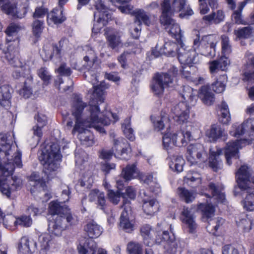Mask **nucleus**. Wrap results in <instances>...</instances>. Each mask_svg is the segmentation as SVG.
<instances>
[{
    "mask_svg": "<svg viewBox=\"0 0 254 254\" xmlns=\"http://www.w3.org/2000/svg\"><path fill=\"white\" fill-rule=\"evenodd\" d=\"M88 198L90 201H96L98 207L102 210H104L106 205V200L105 195L103 192L98 190H91Z\"/></svg>",
    "mask_w": 254,
    "mask_h": 254,
    "instance_id": "nucleus-33",
    "label": "nucleus"
},
{
    "mask_svg": "<svg viewBox=\"0 0 254 254\" xmlns=\"http://www.w3.org/2000/svg\"><path fill=\"white\" fill-rule=\"evenodd\" d=\"M180 46V44H177L171 41L166 42L164 44L163 53L167 56L175 57L178 53Z\"/></svg>",
    "mask_w": 254,
    "mask_h": 254,
    "instance_id": "nucleus-45",
    "label": "nucleus"
},
{
    "mask_svg": "<svg viewBox=\"0 0 254 254\" xmlns=\"http://www.w3.org/2000/svg\"><path fill=\"white\" fill-rule=\"evenodd\" d=\"M193 45L195 46L194 49L196 47L198 48V52L201 55L209 57H213L215 56V49L206 45H203L202 42L200 41L199 37L194 40Z\"/></svg>",
    "mask_w": 254,
    "mask_h": 254,
    "instance_id": "nucleus-34",
    "label": "nucleus"
},
{
    "mask_svg": "<svg viewBox=\"0 0 254 254\" xmlns=\"http://www.w3.org/2000/svg\"><path fill=\"white\" fill-rule=\"evenodd\" d=\"M31 26L33 34L36 37H39L44 28V22L43 20L35 19L32 22Z\"/></svg>",
    "mask_w": 254,
    "mask_h": 254,
    "instance_id": "nucleus-60",
    "label": "nucleus"
},
{
    "mask_svg": "<svg viewBox=\"0 0 254 254\" xmlns=\"http://www.w3.org/2000/svg\"><path fill=\"white\" fill-rule=\"evenodd\" d=\"M219 37L215 34H210L203 36L200 41L203 45H206L215 49L219 42Z\"/></svg>",
    "mask_w": 254,
    "mask_h": 254,
    "instance_id": "nucleus-56",
    "label": "nucleus"
},
{
    "mask_svg": "<svg viewBox=\"0 0 254 254\" xmlns=\"http://www.w3.org/2000/svg\"><path fill=\"white\" fill-rule=\"evenodd\" d=\"M1 10L13 18H22L27 13L25 5L18 7L14 2L10 0L3 5H1Z\"/></svg>",
    "mask_w": 254,
    "mask_h": 254,
    "instance_id": "nucleus-16",
    "label": "nucleus"
},
{
    "mask_svg": "<svg viewBox=\"0 0 254 254\" xmlns=\"http://www.w3.org/2000/svg\"><path fill=\"white\" fill-rule=\"evenodd\" d=\"M222 155V150L221 148H216V150L210 149L209 164V166L215 172L222 168L223 163L220 158V156Z\"/></svg>",
    "mask_w": 254,
    "mask_h": 254,
    "instance_id": "nucleus-22",
    "label": "nucleus"
},
{
    "mask_svg": "<svg viewBox=\"0 0 254 254\" xmlns=\"http://www.w3.org/2000/svg\"><path fill=\"white\" fill-rule=\"evenodd\" d=\"M164 12L160 18L161 23L165 26V28L167 31L172 36L179 35L181 29L179 25L171 18V15H166Z\"/></svg>",
    "mask_w": 254,
    "mask_h": 254,
    "instance_id": "nucleus-21",
    "label": "nucleus"
},
{
    "mask_svg": "<svg viewBox=\"0 0 254 254\" xmlns=\"http://www.w3.org/2000/svg\"><path fill=\"white\" fill-rule=\"evenodd\" d=\"M247 3L248 0H245L243 2H241L239 4L238 9L234 11L232 15V20L235 22V23L238 24H246V22L242 18L241 13L244 7L245 6Z\"/></svg>",
    "mask_w": 254,
    "mask_h": 254,
    "instance_id": "nucleus-52",
    "label": "nucleus"
},
{
    "mask_svg": "<svg viewBox=\"0 0 254 254\" xmlns=\"http://www.w3.org/2000/svg\"><path fill=\"white\" fill-rule=\"evenodd\" d=\"M35 120L37 121V124L33 127V134L38 138V141L42 136V128L47 124V117L42 114L38 113L35 116Z\"/></svg>",
    "mask_w": 254,
    "mask_h": 254,
    "instance_id": "nucleus-32",
    "label": "nucleus"
},
{
    "mask_svg": "<svg viewBox=\"0 0 254 254\" xmlns=\"http://www.w3.org/2000/svg\"><path fill=\"white\" fill-rule=\"evenodd\" d=\"M96 8L97 11L94 12V20L97 18V22L99 26L96 28V24H94L92 30L95 33H98L102 27L107 24L108 20L111 18V15L108 12L107 7L101 2L96 3Z\"/></svg>",
    "mask_w": 254,
    "mask_h": 254,
    "instance_id": "nucleus-13",
    "label": "nucleus"
},
{
    "mask_svg": "<svg viewBox=\"0 0 254 254\" xmlns=\"http://www.w3.org/2000/svg\"><path fill=\"white\" fill-rule=\"evenodd\" d=\"M48 19L51 20L55 24H61L64 21L66 17L64 14L63 10L55 8L53 10L48 14Z\"/></svg>",
    "mask_w": 254,
    "mask_h": 254,
    "instance_id": "nucleus-49",
    "label": "nucleus"
},
{
    "mask_svg": "<svg viewBox=\"0 0 254 254\" xmlns=\"http://www.w3.org/2000/svg\"><path fill=\"white\" fill-rule=\"evenodd\" d=\"M108 46L112 49H118L123 47L121 35L119 32L111 34L107 37Z\"/></svg>",
    "mask_w": 254,
    "mask_h": 254,
    "instance_id": "nucleus-43",
    "label": "nucleus"
},
{
    "mask_svg": "<svg viewBox=\"0 0 254 254\" xmlns=\"http://www.w3.org/2000/svg\"><path fill=\"white\" fill-rule=\"evenodd\" d=\"M97 244L92 239H87L83 244H80L77 249L80 254H95Z\"/></svg>",
    "mask_w": 254,
    "mask_h": 254,
    "instance_id": "nucleus-36",
    "label": "nucleus"
},
{
    "mask_svg": "<svg viewBox=\"0 0 254 254\" xmlns=\"http://www.w3.org/2000/svg\"><path fill=\"white\" fill-rule=\"evenodd\" d=\"M198 95L202 102L206 105L210 106L215 102L214 94L207 85L203 86L201 88Z\"/></svg>",
    "mask_w": 254,
    "mask_h": 254,
    "instance_id": "nucleus-30",
    "label": "nucleus"
},
{
    "mask_svg": "<svg viewBox=\"0 0 254 254\" xmlns=\"http://www.w3.org/2000/svg\"><path fill=\"white\" fill-rule=\"evenodd\" d=\"M39 158L43 165L44 173L49 177L52 172L58 169L62 158L58 143L52 142L47 144Z\"/></svg>",
    "mask_w": 254,
    "mask_h": 254,
    "instance_id": "nucleus-3",
    "label": "nucleus"
},
{
    "mask_svg": "<svg viewBox=\"0 0 254 254\" xmlns=\"http://www.w3.org/2000/svg\"><path fill=\"white\" fill-rule=\"evenodd\" d=\"M176 84V79L169 74L158 73L154 77L150 87L155 95H160L163 93L165 88L173 87Z\"/></svg>",
    "mask_w": 254,
    "mask_h": 254,
    "instance_id": "nucleus-6",
    "label": "nucleus"
},
{
    "mask_svg": "<svg viewBox=\"0 0 254 254\" xmlns=\"http://www.w3.org/2000/svg\"><path fill=\"white\" fill-rule=\"evenodd\" d=\"M205 135L208 138L210 142H215L219 138L223 137L225 140L227 136L224 130L220 125L217 124L212 125L210 127L206 130Z\"/></svg>",
    "mask_w": 254,
    "mask_h": 254,
    "instance_id": "nucleus-24",
    "label": "nucleus"
},
{
    "mask_svg": "<svg viewBox=\"0 0 254 254\" xmlns=\"http://www.w3.org/2000/svg\"><path fill=\"white\" fill-rule=\"evenodd\" d=\"M177 56L178 60L181 64H197L200 61L198 55L195 50L191 49L183 43H180Z\"/></svg>",
    "mask_w": 254,
    "mask_h": 254,
    "instance_id": "nucleus-11",
    "label": "nucleus"
},
{
    "mask_svg": "<svg viewBox=\"0 0 254 254\" xmlns=\"http://www.w3.org/2000/svg\"><path fill=\"white\" fill-rule=\"evenodd\" d=\"M85 231L90 238H98L102 234L103 228L94 221L88 223L84 228Z\"/></svg>",
    "mask_w": 254,
    "mask_h": 254,
    "instance_id": "nucleus-37",
    "label": "nucleus"
},
{
    "mask_svg": "<svg viewBox=\"0 0 254 254\" xmlns=\"http://www.w3.org/2000/svg\"><path fill=\"white\" fill-rule=\"evenodd\" d=\"M63 213L64 222L66 224L69 223L70 225H74L77 223L78 221L77 217L72 214L68 207L65 208V211Z\"/></svg>",
    "mask_w": 254,
    "mask_h": 254,
    "instance_id": "nucleus-61",
    "label": "nucleus"
},
{
    "mask_svg": "<svg viewBox=\"0 0 254 254\" xmlns=\"http://www.w3.org/2000/svg\"><path fill=\"white\" fill-rule=\"evenodd\" d=\"M84 50L86 52V55L83 58L85 62L84 65L89 69L92 67L97 62L98 59L97 54L94 50L88 46H85Z\"/></svg>",
    "mask_w": 254,
    "mask_h": 254,
    "instance_id": "nucleus-35",
    "label": "nucleus"
},
{
    "mask_svg": "<svg viewBox=\"0 0 254 254\" xmlns=\"http://www.w3.org/2000/svg\"><path fill=\"white\" fill-rule=\"evenodd\" d=\"M68 41L66 39H63L59 42V47L52 46L49 48L44 47L41 54L44 61L52 60L55 62L60 61L62 51H67Z\"/></svg>",
    "mask_w": 254,
    "mask_h": 254,
    "instance_id": "nucleus-9",
    "label": "nucleus"
},
{
    "mask_svg": "<svg viewBox=\"0 0 254 254\" xmlns=\"http://www.w3.org/2000/svg\"><path fill=\"white\" fill-rule=\"evenodd\" d=\"M29 185L32 187L30 189L31 193L36 191L45 192L46 188L45 182L37 173H33L29 178Z\"/></svg>",
    "mask_w": 254,
    "mask_h": 254,
    "instance_id": "nucleus-25",
    "label": "nucleus"
},
{
    "mask_svg": "<svg viewBox=\"0 0 254 254\" xmlns=\"http://www.w3.org/2000/svg\"><path fill=\"white\" fill-rule=\"evenodd\" d=\"M33 81V78L31 76L28 77L24 82L23 88L19 90V94L25 98H28L30 97L32 94L31 84Z\"/></svg>",
    "mask_w": 254,
    "mask_h": 254,
    "instance_id": "nucleus-55",
    "label": "nucleus"
},
{
    "mask_svg": "<svg viewBox=\"0 0 254 254\" xmlns=\"http://www.w3.org/2000/svg\"><path fill=\"white\" fill-rule=\"evenodd\" d=\"M249 130L247 120L242 124H239L238 123L234 124L229 130V133L231 135L235 137L244 135V137L242 139H244L249 138Z\"/></svg>",
    "mask_w": 254,
    "mask_h": 254,
    "instance_id": "nucleus-27",
    "label": "nucleus"
},
{
    "mask_svg": "<svg viewBox=\"0 0 254 254\" xmlns=\"http://www.w3.org/2000/svg\"><path fill=\"white\" fill-rule=\"evenodd\" d=\"M254 32L253 28L251 26L243 27L234 31V33L237 37L245 39L250 38Z\"/></svg>",
    "mask_w": 254,
    "mask_h": 254,
    "instance_id": "nucleus-62",
    "label": "nucleus"
},
{
    "mask_svg": "<svg viewBox=\"0 0 254 254\" xmlns=\"http://www.w3.org/2000/svg\"><path fill=\"white\" fill-rule=\"evenodd\" d=\"M187 159L191 164L203 161L206 153L203 146L200 143L192 144L187 148Z\"/></svg>",
    "mask_w": 254,
    "mask_h": 254,
    "instance_id": "nucleus-14",
    "label": "nucleus"
},
{
    "mask_svg": "<svg viewBox=\"0 0 254 254\" xmlns=\"http://www.w3.org/2000/svg\"><path fill=\"white\" fill-rule=\"evenodd\" d=\"M191 137V133L189 131H179L173 133L168 131L163 137L164 148L169 153L175 146L181 147L186 145Z\"/></svg>",
    "mask_w": 254,
    "mask_h": 254,
    "instance_id": "nucleus-5",
    "label": "nucleus"
},
{
    "mask_svg": "<svg viewBox=\"0 0 254 254\" xmlns=\"http://www.w3.org/2000/svg\"><path fill=\"white\" fill-rule=\"evenodd\" d=\"M195 68V67L192 66H183L182 70H181L182 75L187 80L191 81L193 82H196V84L202 83L204 81L203 78L201 77L197 78L193 74H191L190 73L191 71L192 70H194Z\"/></svg>",
    "mask_w": 254,
    "mask_h": 254,
    "instance_id": "nucleus-41",
    "label": "nucleus"
},
{
    "mask_svg": "<svg viewBox=\"0 0 254 254\" xmlns=\"http://www.w3.org/2000/svg\"><path fill=\"white\" fill-rule=\"evenodd\" d=\"M122 129L126 136L130 140L133 141L135 139L133 130L130 127V119L127 118L125 120L122 124Z\"/></svg>",
    "mask_w": 254,
    "mask_h": 254,
    "instance_id": "nucleus-57",
    "label": "nucleus"
},
{
    "mask_svg": "<svg viewBox=\"0 0 254 254\" xmlns=\"http://www.w3.org/2000/svg\"><path fill=\"white\" fill-rule=\"evenodd\" d=\"M170 159V161L169 163L170 168L174 171L182 172L185 164V160L183 157L179 155H174Z\"/></svg>",
    "mask_w": 254,
    "mask_h": 254,
    "instance_id": "nucleus-42",
    "label": "nucleus"
},
{
    "mask_svg": "<svg viewBox=\"0 0 254 254\" xmlns=\"http://www.w3.org/2000/svg\"><path fill=\"white\" fill-rule=\"evenodd\" d=\"M67 207L62 206L59 202L52 201L49 204V212L52 215L48 224L50 233L56 236H60L67 225L64 222L63 212Z\"/></svg>",
    "mask_w": 254,
    "mask_h": 254,
    "instance_id": "nucleus-4",
    "label": "nucleus"
},
{
    "mask_svg": "<svg viewBox=\"0 0 254 254\" xmlns=\"http://www.w3.org/2000/svg\"><path fill=\"white\" fill-rule=\"evenodd\" d=\"M19 41L15 40L14 43H8L7 51L5 52V58L11 65L18 67L21 63L18 59Z\"/></svg>",
    "mask_w": 254,
    "mask_h": 254,
    "instance_id": "nucleus-19",
    "label": "nucleus"
},
{
    "mask_svg": "<svg viewBox=\"0 0 254 254\" xmlns=\"http://www.w3.org/2000/svg\"><path fill=\"white\" fill-rule=\"evenodd\" d=\"M252 171L247 165H242L236 172L238 186L242 190H249L254 188V176Z\"/></svg>",
    "mask_w": 254,
    "mask_h": 254,
    "instance_id": "nucleus-8",
    "label": "nucleus"
},
{
    "mask_svg": "<svg viewBox=\"0 0 254 254\" xmlns=\"http://www.w3.org/2000/svg\"><path fill=\"white\" fill-rule=\"evenodd\" d=\"M10 94L6 85L0 86V105L8 107L10 105Z\"/></svg>",
    "mask_w": 254,
    "mask_h": 254,
    "instance_id": "nucleus-51",
    "label": "nucleus"
},
{
    "mask_svg": "<svg viewBox=\"0 0 254 254\" xmlns=\"http://www.w3.org/2000/svg\"><path fill=\"white\" fill-rule=\"evenodd\" d=\"M177 193L181 199L188 203L191 202L195 198L196 194L193 191L185 188H179Z\"/></svg>",
    "mask_w": 254,
    "mask_h": 254,
    "instance_id": "nucleus-48",
    "label": "nucleus"
},
{
    "mask_svg": "<svg viewBox=\"0 0 254 254\" xmlns=\"http://www.w3.org/2000/svg\"><path fill=\"white\" fill-rule=\"evenodd\" d=\"M6 135L0 133V191L9 197L12 191L20 188L21 180L11 177L15 167L21 168V153L7 143Z\"/></svg>",
    "mask_w": 254,
    "mask_h": 254,
    "instance_id": "nucleus-1",
    "label": "nucleus"
},
{
    "mask_svg": "<svg viewBox=\"0 0 254 254\" xmlns=\"http://www.w3.org/2000/svg\"><path fill=\"white\" fill-rule=\"evenodd\" d=\"M36 243L32 240H30L28 237L24 236L21 238L18 245L19 254H31L30 247H35Z\"/></svg>",
    "mask_w": 254,
    "mask_h": 254,
    "instance_id": "nucleus-38",
    "label": "nucleus"
},
{
    "mask_svg": "<svg viewBox=\"0 0 254 254\" xmlns=\"http://www.w3.org/2000/svg\"><path fill=\"white\" fill-rule=\"evenodd\" d=\"M186 3V0H173L171 4L170 0H164L161 4L162 14L165 12L166 15L171 16L175 12L182 10Z\"/></svg>",
    "mask_w": 254,
    "mask_h": 254,
    "instance_id": "nucleus-18",
    "label": "nucleus"
},
{
    "mask_svg": "<svg viewBox=\"0 0 254 254\" xmlns=\"http://www.w3.org/2000/svg\"><path fill=\"white\" fill-rule=\"evenodd\" d=\"M140 194L142 199L143 210L147 215H152L158 211V204L154 198L147 195L144 191L141 192Z\"/></svg>",
    "mask_w": 254,
    "mask_h": 254,
    "instance_id": "nucleus-20",
    "label": "nucleus"
},
{
    "mask_svg": "<svg viewBox=\"0 0 254 254\" xmlns=\"http://www.w3.org/2000/svg\"><path fill=\"white\" fill-rule=\"evenodd\" d=\"M171 113L175 121L180 124H183L189 118L190 107L186 102H181L172 108Z\"/></svg>",
    "mask_w": 254,
    "mask_h": 254,
    "instance_id": "nucleus-15",
    "label": "nucleus"
},
{
    "mask_svg": "<svg viewBox=\"0 0 254 254\" xmlns=\"http://www.w3.org/2000/svg\"><path fill=\"white\" fill-rule=\"evenodd\" d=\"M166 225V223L163 222L160 224H158L157 226L158 230L157 232L155 241L156 243L159 244L162 242H165V245H167L171 241L176 240L173 234L170 235L167 231L164 230L163 227L162 229L161 228V225Z\"/></svg>",
    "mask_w": 254,
    "mask_h": 254,
    "instance_id": "nucleus-28",
    "label": "nucleus"
},
{
    "mask_svg": "<svg viewBox=\"0 0 254 254\" xmlns=\"http://www.w3.org/2000/svg\"><path fill=\"white\" fill-rule=\"evenodd\" d=\"M209 189L211 190L212 196L215 199L217 200L218 202H223L225 198V194L213 183H210L209 185Z\"/></svg>",
    "mask_w": 254,
    "mask_h": 254,
    "instance_id": "nucleus-63",
    "label": "nucleus"
},
{
    "mask_svg": "<svg viewBox=\"0 0 254 254\" xmlns=\"http://www.w3.org/2000/svg\"><path fill=\"white\" fill-rule=\"evenodd\" d=\"M183 245L184 243L176 240L165 245L164 248L169 254H180L183 250Z\"/></svg>",
    "mask_w": 254,
    "mask_h": 254,
    "instance_id": "nucleus-47",
    "label": "nucleus"
},
{
    "mask_svg": "<svg viewBox=\"0 0 254 254\" xmlns=\"http://www.w3.org/2000/svg\"><path fill=\"white\" fill-rule=\"evenodd\" d=\"M184 181L190 187L195 188L201 184L200 175L196 173L193 174H189L185 177Z\"/></svg>",
    "mask_w": 254,
    "mask_h": 254,
    "instance_id": "nucleus-54",
    "label": "nucleus"
},
{
    "mask_svg": "<svg viewBox=\"0 0 254 254\" xmlns=\"http://www.w3.org/2000/svg\"><path fill=\"white\" fill-rule=\"evenodd\" d=\"M22 29V27L18 24L11 23L5 30L7 43H14L15 40L19 41L17 33Z\"/></svg>",
    "mask_w": 254,
    "mask_h": 254,
    "instance_id": "nucleus-31",
    "label": "nucleus"
},
{
    "mask_svg": "<svg viewBox=\"0 0 254 254\" xmlns=\"http://www.w3.org/2000/svg\"><path fill=\"white\" fill-rule=\"evenodd\" d=\"M181 219L189 229V232L193 233L196 228L195 217L191 209L184 207L182 212Z\"/></svg>",
    "mask_w": 254,
    "mask_h": 254,
    "instance_id": "nucleus-23",
    "label": "nucleus"
},
{
    "mask_svg": "<svg viewBox=\"0 0 254 254\" xmlns=\"http://www.w3.org/2000/svg\"><path fill=\"white\" fill-rule=\"evenodd\" d=\"M224 18V12L222 10H218L216 12H213L210 14L203 16L202 19L206 23L218 24L223 21Z\"/></svg>",
    "mask_w": 254,
    "mask_h": 254,
    "instance_id": "nucleus-40",
    "label": "nucleus"
},
{
    "mask_svg": "<svg viewBox=\"0 0 254 254\" xmlns=\"http://www.w3.org/2000/svg\"><path fill=\"white\" fill-rule=\"evenodd\" d=\"M182 97L187 102L190 104L191 106L194 105L197 100L196 92L194 93L193 89L189 86H184L183 90L181 93Z\"/></svg>",
    "mask_w": 254,
    "mask_h": 254,
    "instance_id": "nucleus-44",
    "label": "nucleus"
},
{
    "mask_svg": "<svg viewBox=\"0 0 254 254\" xmlns=\"http://www.w3.org/2000/svg\"><path fill=\"white\" fill-rule=\"evenodd\" d=\"M85 76L89 82L93 85L94 91L89 101V106L86 108H92L93 107H98L99 103L104 102V90L100 85H98L97 76L92 71L88 70L85 73Z\"/></svg>",
    "mask_w": 254,
    "mask_h": 254,
    "instance_id": "nucleus-7",
    "label": "nucleus"
},
{
    "mask_svg": "<svg viewBox=\"0 0 254 254\" xmlns=\"http://www.w3.org/2000/svg\"><path fill=\"white\" fill-rule=\"evenodd\" d=\"M87 104L82 100L79 95H74L72 104L71 113L75 119V124L72 130V133L78 132V138L81 143L86 146L92 145L94 143L93 134L87 128L94 127L100 133H104L105 130L97 124L99 123L98 115L99 108L93 107L86 108Z\"/></svg>",
    "mask_w": 254,
    "mask_h": 254,
    "instance_id": "nucleus-2",
    "label": "nucleus"
},
{
    "mask_svg": "<svg viewBox=\"0 0 254 254\" xmlns=\"http://www.w3.org/2000/svg\"><path fill=\"white\" fill-rule=\"evenodd\" d=\"M124 210L120 218V227L127 233H130L134 229L135 225V217L132 214L129 201L124 200Z\"/></svg>",
    "mask_w": 254,
    "mask_h": 254,
    "instance_id": "nucleus-10",
    "label": "nucleus"
},
{
    "mask_svg": "<svg viewBox=\"0 0 254 254\" xmlns=\"http://www.w3.org/2000/svg\"><path fill=\"white\" fill-rule=\"evenodd\" d=\"M140 232L143 237L144 244L149 247L152 246L155 239L153 238L154 231L151 229V227L149 225H143L140 229Z\"/></svg>",
    "mask_w": 254,
    "mask_h": 254,
    "instance_id": "nucleus-39",
    "label": "nucleus"
},
{
    "mask_svg": "<svg viewBox=\"0 0 254 254\" xmlns=\"http://www.w3.org/2000/svg\"><path fill=\"white\" fill-rule=\"evenodd\" d=\"M249 142L244 139H237L228 142L225 147V155L227 164L230 165L232 164V159L239 158V150L243 146L249 144Z\"/></svg>",
    "mask_w": 254,
    "mask_h": 254,
    "instance_id": "nucleus-12",
    "label": "nucleus"
},
{
    "mask_svg": "<svg viewBox=\"0 0 254 254\" xmlns=\"http://www.w3.org/2000/svg\"><path fill=\"white\" fill-rule=\"evenodd\" d=\"M154 129L157 131H162L165 128L167 130L170 127V119L165 111H162L160 115L152 119Z\"/></svg>",
    "mask_w": 254,
    "mask_h": 254,
    "instance_id": "nucleus-26",
    "label": "nucleus"
},
{
    "mask_svg": "<svg viewBox=\"0 0 254 254\" xmlns=\"http://www.w3.org/2000/svg\"><path fill=\"white\" fill-rule=\"evenodd\" d=\"M113 150L115 156L122 159H127L129 157V145L127 141L122 137L114 139Z\"/></svg>",
    "mask_w": 254,
    "mask_h": 254,
    "instance_id": "nucleus-17",
    "label": "nucleus"
},
{
    "mask_svg": "<svg viewBox=\"0 0 254 254\" xmlns=\"http://www.w3.org/2000/svg\"><path fill=\"white\" fill-rule=\"evenodd\" d=\"M133 16L134 24H144L146 26H149L152 23L150 15L143 9H135Z\"/></svg>",
    "mask_w": 254,
    "mask_h": 254,
    "instance_id": "nucleus-29",
    "label": "nucleus"
},
{
    "mask_svg": "<svg viewBox=\"0 0 254 254\" xmlns=\"http://www.w3.org/2000/svg\"><path fill=\"white\" fill-rule=\"evenodd\" d=\"M227 81V77L226 74L220 75L211 84L213 90L217 93L223 92L225 89Z\"/></svg>",
    "mask_w": 254,
    "mask_h": 254,
    "instance_id": "nucleus-46",
    "label": "nucleus"
},
{
    "mask_svg": "<svg viewBox=\"0 0 254 254\" xmlns=\"http://www.w3.org/2000/svg\"><path fill=\"white\" fill-rule=\"evenodd\" d=\"M221 116L220 118V122L223 124H228L231 120L230 114L228 106L225 102H222L220 105Z\"/></svg>",
    "mask_w": 254,
    "mask_h": 254,
    "instance_id": "nucleus-58",
    "label": "nucleus"
},
{
    "mask_svg": "<svg viewBox=\"0 0 254 254\" xmlns=\"http://www.w3.org/2000/svg\"><path fill=\"white\" fill-rule=\"evenodd\" d=\"M253 189L246 190L247 194L243 200L244 207L248 211H254V192L252 191Z\"/></svg>",
    "mask_w": 254,
    "mask_h": 254,
    "instance_id": "nucleus-53",
    "label": "nucleus"
},
{
    "mask_svg": "<svg viewBox=\"0 0 254 254\" xmlns=\"http://www.w3.org/2000/svg\"><path fill=\"white\" fill-rule=\"evenodd\" d=\"M139 175L138 170L134 164L127 165L123 169L122 175L126 181H129L137 177Z\"/></svg>",
    "mask_w": 254,
    "mask_h": 254,
    "instance_id": "nucleus-50",
    "label": "nucleus"
},
{
    "mask_svg": "<svg viewBox=\"0 0 254 254\" xmlns=\"http://www.w3.org/2000/svg\"><path fill=\"white\" fill-rule=\"evenodd\" d=\"M128 254H142V248L138 243L130 242L127 245Z\"/></svg>",
    "mask_w": 254,
    "mask_h": 254,
    "instance_id": "nucleus-64",
    "label": "nucleus"
},
{
    "mask_svg": "<svg viewBox=\"0 0 254 254\" xmlns=\"http://www.w3.org/2000/svg\"><path fill=\"white\" fill-rule=\"evenodd\" d=\"M198 209L202 212L203 218H209L214 216V208L210 204H200Z\"/></svg>",
    "mask_w": 254,
    "mask_h": 254,
    "instance_id": "nucleus-59",
    "label": "nucleus"
}]
</instances>
